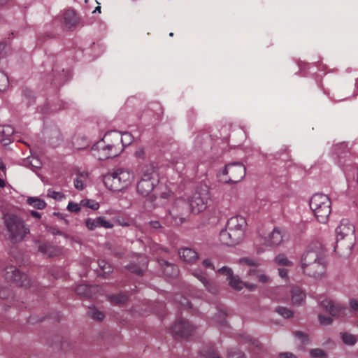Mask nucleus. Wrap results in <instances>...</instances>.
<instances>
[{"mask_svg":"<svg viewBox=\"0 0 358 358\" xmlns=\"http://www.w3.org/2000/svg\"><path fill=\"white\" fill-rule=\"evenodd\" d=\"M63 18L64 24L69 28L76 26L78 22V18L73 10H66Z\"/></svg>","mask_w":358,"mask_h":358,"instance_id":"obj_22","label":"nucleus"},{"mask_svg":"<svg viewBox=\"0 0 358 358\" xmlns=\"http://www.w3.org/2000/svg\"><path fill=\"white\" fill-rule=\"evenodd\" d=\"M13 132H14V130L12 128V127H10L9 125H7V126L0 125V134L2 136V138L1 139V141L2 142H4V144L6 145L7 143L5 141L6 140L10 141L8 137L13 135Z\"/></svg>","mask_w":358,"mask_h":358,"instance_id":"obj_31","label":"nucleus"},{"mask_svg":"<svg viewBox=\"0 0 358 358\" xmlns=\"http://www.w3.org/2000/svg\"><path fill=\"white\" fill-rule=\"evenodd\" d=\"M324 257V255L319 248H313L309 246L301 256L300 265L301 269L308 266V265L318 261L320 259Z\"/></svg>","mask_w":358,"mask_h":358,"instance_id":"obj_14","label":"nucleus"},{"mask_svg":"<svg viewBox=\"0 0 358 358\" xmlns=\"http://www.w3.org/2000/svg\"><path fill=\"white\" fill-rule=\"evenodd\" d=\"M180 259L189 264H194L199 258L198 253L190 248H182L178 250Z\"/></svg>","mask_w":358,"mask_h":358,"instance_id":"obj_18","label":"nucleus"},{"mask_svg":"<svg viewBox=\"0 0 358 358\" xmlns=\"http://www.w3.org/2000/svg\"><path fill=\"white\" fill-rule=\"evenodd\" d=\"M86 227L90 230H94L96 228L99 227L97 218L96 219H92V218H87L85 221Z\"/></svg>","mask_w":358,"mask_h":358,"instance_id":"obj_45","label":"nucleus"},{"mask_svg":"<svg viewBox=\"0 0 358 358\" xmlns=\"http://www.w3.org/2000/svg\"><path fill=\"white\" fill-rule=\"evenodd\" d=\"M334 251L347 250L350 252L355 243V227L347 219H343L336 229Z\"/></svg>","mask_w":358,"mask_h":358,"instance_id":"obj_2","label":"nucleus"},{"mask_svg":"<svg viewBox=\"0 0 358 358\" xmlns=\"http://www.w3.org/2000/svg\"><path fill=\"white\" fill-rule=\"evenodd\" d=\"M275 262L280 266H292V262L289 260L284 254H279L275 258Z\"/></svg>","mask_w":358,"mask_h":358,"instance_id":"obj_36","label":"nucleus"},{"mask_svg":"<svg viewBox=\"0 0 358 358\" xmlns=\"http://www.w3.org/2000/svg\"><path fill=\"white\" fill-rule=\"evenodd\" d=\"M294 335L296 338L300 339L303 344H308L309 343V337L308 335L301 331H296L294 333Z\"/></svg>","mask_w":358,"mask_h":358,"instance_id":"obj_42","label":"nucleus"},{"mask_svg":"<svg viewBox=\"0 0 358 358\" xmlns=\"http://www.w3.org/2000/svg\"><path fill=\"white\" fill-rule=\"evenodd\" d=\"M309 205L319 222H327L331 211V202L327 195L320 193L315 194L310 198Z\"/></svg>","mask_w":358,"mask_h":358,"instance_id":"obj_4","label":"nucleus"},{"mask_svg":"<svg viewBox=\"0 0 358 358\" xmlns=\"http://www.w3.org/2000/svg\"><path fill=\"white\" fill-rule=\"evenodd\" d=\"M341 337L343 342L350 346H353L356 344L357 338V336L348 332H341Z\"/></svg>","mask_w":358,"mask_h":358,"instance_id":"obj_30","label":"nucleus"},{"mask_svg":"<svg viewBox=\"0 0 358 358\" xmlns=\"http://www.w3.org/2000/svg\"><path fill=\"white\" fill-rule=\"evenodd\" d=\"M119 139V145L123 147V150L125 147L129 145L133 141V136L129 132H124L120 134L117 131Z\"/></svg>","mask_w":358,"mask_h":358,"instance_id":"obj_27","label":"nucleus"},{"mask_svg":"<svg viewBox=\"0 0 358 358\" xmlns=\"http://www.w3.org/2000/svg\"><path fill=\"white\" fill-rule=\"evenodd\" d=\"M27 201L29 205L38 210H42L46 206V203L37 197H29Z\"/></svg>","mask_w":358,"mask_h":358,"instance_id":"obj_29","label":"nucleus"},{"mask_svg":"<svg viewBox=\"0 0 358 358\" xmlns=\"http://www.w3.org/2000/svg\"><path fill=\"white\" fill-rule=\"evenodd\" d=\"M229 285L236 290H241L243 287V282L241 280L238 275H232L229 278H227Z\"/></svg>","mask_w":358,"mask_h":358,"instance_id":"obj_26","label":"nucleus"},{"mask_svg":"<svg viewBox=\"0 0 358 358\" xmlns=\"http://www.w3.org/2000/svg\"><path fill=\"white\" fill-rule=\"evenodd\" d=\"M190 209L188 203L185 201L179 200L175 202L171 208L169 210L166 216L167 220L171 219V222L173 225H180L187 220V217L189 213Z\"/></svg>","mask_w":358,"mask_h":358,"instance_id":"obj_7","label":"nucleus"},{"mask_svg":"<svg viewBox=\"0 0 358 358\" xmlns=\"http://www.w3.org/2000/svg\"><path fill=\"white\" fill-rule=\"evenodd\" d=\"M327 263L324 257L320 259L318 261L308 265L302 269V272L314 278H322L326 272Z\"/></svg>","mask_w":358,"mask_h":358,"instance_id":"obj_15","label":"nucleus"},{"mask_svg":"<svg viewBox=\"0 0 358 358\" xmlns=\"http://www.w3.org/2000/svg\"><path fill=\"white\" fill-rule=\"evenodd\" d=\"M243 287H246L249 291H254L257 289L256 285L248 282H243Z\"/></svg>","mask_w":358,"mask_h":358,"instance_id":"obj_56","label":"nucleus"},{"mask_svg":"<svg viewBox=\"0 0 358 358\" xmlns=\"http://www.w3.org/2000/svg\"><path fill=\"white\" fill-rule=\"evenodd\" d=\"M219 317H220V320L219 321L221 324H224L225 323V317L226 313L224 312L220 311L218 313Z\"/></svg>","mask_w":358,"mask_h":358,"instance_id":"obj_59","label":"nucleus"},{"mask_svg":"<svg viewBox=\"0 0 358 358\" xmlns=\"http://www.w3.org/2000/svg\"><path fill=\"white\" fill-rule=\"evenodd\" d=\"M67 209L71 212L78 213L80 210V207L78 203L70 201L68 203Z\"/></svg>","mask_w":358,"mask_h":358,"instance_id":"obj_49","label":"nucleus"},{"mask_svg":"<svg viewBox=\"0 0 358 358\" xmlns=\"http://www.w3.org/2000/svg\"><path fill=\"white\" fill-rule=\"evenodd\" d=\"M309 354L312 358H327V353L320 348L311 349Z\"/></svg>","mask_w":358,"mask_h":358,"instance_id":"obj_37","label":"nucleus"},{"mask_svg":"<svg viewBox=\"0 0 358 358\" xmlns=\"http://www.w3.org/2000/svg\"><path fill=\"white\" fill-rule=\"evenodd\" d=\"M113 253L115 257H117L118 258H122L124 255V252L122 250H119V251L113 250Z\"/></svg>","mask_w":358,"mask_h":358,"instance_id":"obj_61","label":"nucleus"},{"mask_svg":"<svg viewBox=\"0 0 358 358\" xmlns=\"http://www.w3.org/2000/svg\"><path fill=\"white\" fill-rule=\"evenodd\" d=\"M8 85V78L3 71H0V91H3Z\"/></svg>","mask_w":358,"mask_h":358,"instance_id":"obj_43","label":"nucleus"},{"mask_svg":"<svg viewBox=\"0 0 358 358\" xmlns=\"http://www.w3.org/2000/svg\"><path fill=\"white\" fill-rule=\"evenodd\" d=\"M200 353L204 358H221L211 345H204L201 350Z\"/></svg>","mask_w":358,"mask_h":358,"instance_id":"obj_25","label":"nucleus"},{"mask_svg":"<svg viewBox=\"0 0 358 358\" xmlns=\"http://www.w3.org/2000/svg\"><path fill=\"white\" fill-rule=\"evenodd\" d=\"M51 233L53 235H59V236H63L64 237H67V235L64 234L62 231H60L59 229H57L55 228H53L52 230H51Z\"/></svg>","mask_w":358,"mask_h":358,"instance_id":"obj_60","label":"nucleus"},{"mask_svg":"<svg viewBox=\"0 0 358 358\" xmlns=\"http://www.w3.org/2000/svg\"><path fill=\"white\" fill-rule=\"evenodd\" d=\"M88 177L87 172H79L76 178L74 179V187L78 190H83L85 187V181Z\"/></svg>","mask_w":358,"mask_h":358,"instance_id":"obj_24","label":"nucleus"},{"mask_svg":"<svg viewBox=\"0 0 358 358\" xmlns=\"http://www.w3.org/2000/svg\"><path fill=\"white\" fill-rule=\"evenodd\" d=\"M278 273L279 275L282 278L287 277V270L286 268H278Z\"/></svg>","mask_w":358,"mask_h":358,"instance_id":"obj_57","label":"nucleus"},{"mask_svg":"<svg viewBox=\"0 0 358 358\" xmlns=\"http://www.w3.org/2000/svg\"><path fill=\"white\" fill-rule=\"evenodd\" d=\"M156 199V196L155 195H151L149 198L148 200H146L145 203L147 202H150V203H152Z\"/></svg>","mask_w":358,"mask_h":358,"instance_id":"obj_64","label":"nucleus"},{"mask_svg":"<svg viewBox=\"0 0 358 358\" xmlns=\"http://www.w3.org/2000/svg\"><path fill=\"white\" fill-rule=\"evenodd\" d=\"M5 278L15 282L17 286L26 288L30 286V280L27 275L13 266L6 268Z\"/></svg>","mask_w":358,"mask_h":358,"instance_id":"obj_13","label":"nucleus"},{"mask_svg":"<svg viewBox=\"0 0 358 358\" xmlns=\"http://www.w3.org/2000/svg\"><path fill=\"white\" fill-rule=\"evenodd\" d=\"M108 298L110 302L114 304H123L128 300L127 296L124 294L110 295Z\"/></svg>","mask_w":358,"mask_h":358,"instance_id":"obj_33","label":"nucleus"},{"mask_svg":"<svg viewBox=\"0 0 358 358\" xmlns=\"http://www.w3.org/2000/svg\"><path fill=\"white\" fill-rule=\"evenodd\" d=\"M31 215L33 216L34 217H36V218L41 217V213L37 211H34V210L31 211Z\"/></svg>","mask_w":358,"mask_h":358,"instance_id":"obj_63","label":"nucleus"},{"mask_svg":"<svg viewBox=\"0 0 358 358\" xmlns=\"http://www.w3.org/2000/svg\"><path fill=\"white\" fill-rule=\"evenodd\" d=\"M274 311L284 318H290L294 315V313L292 310L283 306L276 307Z\"/></svg>","mask_w":358,"mask_h":358,"instance_id":"obj_34","label":"nucleus"},{"mask_svg":"<svg viewBox=\"0 0 358 358\" xmlns=\"http://www.w3.org/2000/svg\"><path fill=\"white\" fill-rule=\"evenodd\" d=\"M8 237L13 243H18L24 241L30 233L29 227L25 222L16 215H9L4 221Z\"/></svg>","mask_w":358,"mask_h":358,"instance_id":"obj_3","label":"nucleus"},{"mask_svg":"<svg viewBox=\"0 0 358 358\" xmlns=\"http://www.w3.org/2000/svg\"><path fill=\"white\" fill-rule=\"evenodd\" d=\"M245 167L240 162L229 163L224 166L222 171L223 175H228V183H237L245 176Z\"/></svg>","mask_w":358,"mask_h":358,"instance_id":"obj_8","label":"nucleus"},{"mask_svg":"<svg viewBox=\"0 0 358 358\" xmlns=\"http://www.w3.org/2000/svg\"><path fill=\"white\" fill-rule=\"evenodd\" d=\"M88 315L92 319L96 320L97 321H102L104 318V314L97 310H92L88 312Z\"/></svg>","mask_w":358,"mask_h":358,"instance_id":"obj_44","label":"nucleus"},{"mask_svg":"<svg viewBox=\"0 0 358 358\" xmlns=\"http://www.w3.org/2000/svg\"><path fill=\"white\" fill-rule=\"evenodd\" d=\"M22 94L23 101L26 102L27 105L30 106L35 102V94L31 90L25 87L22 89Z\"/></svg>","mask_w":358,"mask_h":358,"instance_id":"obj_28","label":"nucleus"},{"mask_svg":"<svg viewBox=\"0 0 358 358\" xmlns=\"http://www.w3.org/2000/svg\"><path fill=\"white\" fill-rule=\"evenodd\" d=\"M288 238L289 236L284 229L275 227L273 231L264 238V244L266 247L273 248L287 241Z\"/></svg>","mask_w":358,"mask_h":358,"instance_id":"obj_11","label":"nucleus"},{"mask_svg":"<svg viewBox=\"0 0 358 358\" xmlns=\"http://www.w3.org/2000/svg\"><path fill=\"white\" fill-rule=\"evenodd\" d=\"M202 265L205 268H211L212 270H215V266H213V264L211 262V261L210 259H204L202 262Z\"/></svg>","mask_w":358,"mask_h":358,"instance_id":"obj_53","label":"nucleus"},{"mask_svg":"<svg viewBox=\"0 0 358 358\" xmlns=\"http://www.w3.org/2000/svg\"><path fill=\"white\" fill-rule=\"evenodd\" d=\"M47 195H48V196H49L50 198H52L54 199L59 200V201L62 200L65 197V195L62 192H56L52 189H49L48 190Z\"/></svg>","mask_w":358,"mask_h":358,"instance_id":"obj_41","label":"nucleus"},{"mask_svg":"<svg viewBox=\"0 0 358 358\" xmlns=\"http://www.w3.org/2000/svg\"><path fill=\"white\" fill-rule=\"evenodd\" d=\"M318 320L322 325H329L332 323L333 320L331 316H324L320 314L318 315Z\"/></svg>","mask_w":358,"mask_h":358,"instance_id":"obj_47","label":"nucleus"},{"mask_svg":"<svg viewBox=\"0 0 358 358\" xmlns=\"http://www.w3.org/2000/svg\"><path fill=\"white\" fill-rule=\"evenodd\" d=\"M140 257L142 258V260L141 261L139 264L131 263L125 266V268L127 270H129L131 273L141 276L143 275V268L146 267L148 262L144 255H141Z\"/></svg>","mask_w":358,"mask_h":358,"instance_id":"obj_19","label":"nucleus"},{"mask_svg":"<svg viewBox=\"0 0 358 358\" xmlns=\"http://www.w3.org/2000/svg\"><path fill=\"white\" fill-rule=\"evenodd\" d=\"M280 358H297V357L292 352H281L279 354Z\"/></svg>","mask_w":358,"mask_h":358,"instance_id":"obj_54","label":"nucleus"},{"mask_svg":"<svg viewBox=\"0 0 358 358\" xmlns=\"http://www.w3.org/2000/svg\"><path fill=\"white\" fill-rule=\"evenodd\" d=\"M194 326L190 324L186 320L177 319L171 327V333L178 338H187L191 336L195 331Z\"/></svg>","mask_w":358,"mask_h":358,"instance_id":"obj_10","label":"nucleus"},{"mask_svg":"<svg viewBox=\"0 0 358 358\" xmlns=\"http://www.w3.org/2000/svg\"><path fill=\"white\" fill-rule=\"evenodd\" d=\"M36 243H39L38 251L43 255H46L48 249L52 248V244L50 242L41 243L39 241H36Z\"/></svg>","mask_w":358,"mask_h":358,"instance_id":"obj_40","label":"nucleus"},{"mask_svg":"<svg viewBox=\"0 0 358 358\" xmlns=\"http://www.w3.org/2000/svg\"><path fill=\"white\" fill-rule=\"evenodd\" d=\"M150 225L152 228L155 229H159L162 227L161 224L159 223V221H150Z\"/></svg>","mask_w":358,"mask_h":358,"instance_id":"obj_58","label":"nucleus"},{"mask_svg":"<svg viewBox=\"0 0 358 358\" xmlns=\"http://www.w3.org/2000/svg\"><path fill=\"white\" fill-rule=\"evenodd\" d=\"M159 180L152 166L147 167L142 174L141 180L138 182L136 189L138 194L143 196H148L158 184Z\"/></svg>","mask_w":358,"mask_h":358,"instance_id":"obj_6","label":"nucleus"},{"mask_svg":"<svg viewBox=\"0 0 358 358\" xmlns=\"http://www.w3.org/2000/svg\"><path fill=\"white\" fill-rule=\"evenodd\" d=\"M104 141L101 139L94 144L91 148L92 155L98 160H106L113 157L106 151L103 146Z\"/></svg>","mask_w":358,"mask_h":358,"instance_id":"obj_17","label":"nucleus"},{"mask_svg":"<svg viewBox=\"0 0 358 358\" xmlns=\"http://www.w3.org/2000/svg\"><path fill=\"white\" fill-rule=\"evenodd\" d=\"M59 252V250L58 248L54 246L53 245H52V248L51 249H48V252H47V255L49 257H55L56 255H57Z\"/></svg>","mask_w":358,"mask_h":358,"instance_id":"obj_50","label":"nucleus"},{"mask_svg":"<svg viewBox=\"0 0 358 358\" xmlns=\"http://www.w3.org/2000/svg\"><path fill=\"white\" fill-rule=\"evenodd\" d=\"M119 139L116 131H108L101 139L102 141H104V148L113 158L118 156L123 151V147L119 145Z\"/></svg>","mask_w":358,"mask_h":358,"instance_id":"obj_9","label":"nucleus"},{"mask_svg":"<svg viewBox=\"0 0 358 358\" xmlns=\"http://www.w3.org/2000/svg\"><path fill=\"white\" fill-rule=\"evenodd\" d=\"M256 278L262 283H266L268 281V277L264 274H257Z\"/></svg>","mask_w":358,"mask_h":358,"instance_id":"obj_55","label":"nucleus"},{"mask_svg":"<svg viewBox=\"0 0 358 358\" xmlns=\"http://www.w3.org/2000/svg\"><path fill=\"white\" fill-rule=\"evenodd\" d=\"M6 46V43L4 41L0 42V57L3 55L4 49Z\"/></svg>","mask_w":358,"mask_h":358,"instance_id":"obj_62","label":"nucleus"},{"mask_svg":"<svg viewBox=\"0 0 358 358\" xmlns=\"http://www.w3.org/2000/svg\"><path fill=\"white\" fill-rule=\"evenodd\" d=\"M292 302L294 305L301 306L306 299V294L299 287H293L291 289Z\"/></svg>","mask_w":358,"mask_h":358,"instance_id":"obj_21","label":"nucleus"},{"mask_svg":"<svg viewBox=\"0 0 358 358\" xmlns=\"http://www.w3.org/2000/svg\"><path fill=\"white\" fill-rule=\"evenodd\" d=\"M98 265L99 267V275L103 278H108L113 272L112 266L103 259L99 260Z\"/></svg>","mask_w":358,"mask_h":358,"instance_id":"obj_23","label":"nucleus"},{"mask_svg":"<svg viewBox=\"0 0 358 358\" xmlns=\"http://www.w3.org/2000/svg\"><path fill=\"white\" fill-rule=\"evenodd\" d=\"M350 308L355 313H358V301L355 299H352L349 301Z\"/></svg>","mask_w":358,"mask_h":358,"instance_id":"obj_51","label":"nucleus"},{"mask_svg":"<svg viewBox=\"0 0 358 358\" xmlns=\"http://www.w3.org/2000/svg\"><path fill=\"white\" fill-rule=\"evenodd\" d=\"M97 221L99 227H103L105 229H111L113 227V224L109 220H107L106 218L103 216H100L97 217Z\"/></svg>","mask_w":358,"mask_h":358,"instance_id":"obj_39","label":"nucleus"},{"mask_svg":"<svg viewBox=\"0 0 358 358\" xmlns=\"http://www.w3.org/2000/svg\"><path fill=\"white\" fill-rule=\"evenodd\" d=\"M321 306L336 318H344L347 315V308L334 300L326 299L321 301Z\"/></svg>","mask_w":358,"mask_h":358,"instance_id":"obj_12","label":"nucleus"},{"mask_svg":"<svg viewBox=\"0 0 358 358\" xmlns=\"http://www.w3.org/2000/svg\"><path fill=\"white\" fill-rule=\"evenodd\" d=\"M117 182L120 185V189L122 190L127 187L134 178V173L128 169H117L113 171Z\"/></svg>","mask_w":358,"mask_h":358,"instance_id":"obj_16","label":"nucleus"},{"mask_svg":"<svg viewBox=\"0 0 358 358\" xmlns=\"http://www.w3.org/2000/svg\"><path fill=\"white\" fill-rule=\"evenodd\" d=\"M76 292L78 295H81L85 297H90L91 296L90 287L87 285H79L76 288Z\"/></svg>","mask_w":358,"mask_h":358,"instance_id":"obj_35","label":"nucleus"},{"mask_svg":"<svg viewBox=\"0 0 358 358\" xmlns=\"http://www.w3.org/2000/svg\"><path fill=\"white\" fill-rule=\"evenodd\" d=\"M193 275L203 285V286L209 291L213 292L210 287V282L206 278L205 273L200 271H195Z\"/></svg>","mask_w":358,"mask_h":358,"instance_id":"obj_32","label":"nucleus"},{"mask_svg":"<svg viewBox=\"0 0 358 358\" xmlns=\"http://www.w3.org/2000/svg\"><path fill=\"white\" fill-rule=\"evenodd\" d=\"M80 204L92 210H97L99 208V203L92 199H83L80 201Z\"/></svg>","mask_w":358,"mask_h":358,"instance_id":"obj_38","label":"nucleus"},{"mask_svg":"<svg viewBox=\"0 0 358 358\" xmlns=\"http://www.w3.org/2000/svg\"><path fill=\"white\" fill-rule=\"evenodd\" d=\"M227 358H245L243 353L238 349H231L228 351Z\"/></svg>","mask_w":358,"mask_h":358,"instance_id":"obj_46","label":"nucleus"},{"mask_svg":"<svg viewBox=\"0 0 358 358\" xmlns=\"http://www.w3.org/2000/svg\"><path fill=\"white\" fill-rule=\"evenodd\" d=\"M210 199L209 187L207 185H201L189 199L188 207L192 213H199L206 210Z\"/></svg>","mask_w":358,"mask_h":358,"instance_id":"obj_5","label":"nucleus"},{"mask_svg":"<svg viewBox=\"0 0 358 358\" xmlns=\"http://www.w3.org/2000/svg\"><path fill=\"white\" fill-rule=\"evenodd\" d=\"M247 223L242 216L230 217L224 229L220 232V241L228 246H234L240 243L245 236Z\"/></svg>","mask_w":358,"mask_h":358,"instance_id":"obj_1","label":"nucleus"},{"mask_svg":"<svg viewBox=\"0 0 358 358\" xmlns=\"http://www.w3.org/2000/svg\"><path fill=\"white\" fill-rule=\"evenodd\" d=\"M239 262L241 264H244L248 266H255L257 264L254 260L249 258H242Z\"/></svg>","mask_w":358,"mask_h":358,"instance_id":"obj_52","label":"nucleus"},{"mask_svg":"<svg viewBox=\"0 0 358 358\" xmlns=\"http://www.w3.org/2000/svg\"><path fill=\"white\" fill-rule=\"evenodd\" d=\"M218 273L226 275L227 278H229L234 274L231 268L227 266H222V268L218 269Z\"/></svg>","mask_w":358,"mask_h":358,"instance_id":"obj_48","label":"nucleus"},{"mask_svg":"<svg viewBox=\"0 0 358 358\" xmlns=\"http://www.w3.org/2000/svg\"><path fill=\"white\" fill-rule=\"evenodd\" d=\"M103 182L105 186L111 191L118 192L121 191L120 185L116 180L114 173H108L103 176Z\"/></svg>","mask_w":358,"mask_h":358,"instance_id":"obj_20","label":"nucleus"}]
</instances>
